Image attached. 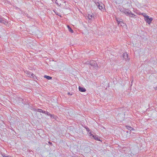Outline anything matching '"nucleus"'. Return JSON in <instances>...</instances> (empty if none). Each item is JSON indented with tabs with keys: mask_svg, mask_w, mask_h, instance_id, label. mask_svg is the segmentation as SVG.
<instances>
[{
	"mask_svg": "<svg viewBox=\"0 0 157 157\" xmlns=\"http://www.w3.org/2000/svg\"><path fill=\"white\" fill-rule=\"evenodd\" d=\"M58 0H56V3L57 4H58V3L56 2Z\"/></svg>",
	"mask_w": 157,
	"mask_h": 157,
	"instance_id": "31",
	"label": "nucleus"
},
{
	"mask_svg": "<svg viewBox=\"0 0 157 157\" xmlns=\"http://www.w3.org/2000/svg\"><path fill=\"white\" fill-rule=\"evenodd\" d=\"M0 23L6 25L8 23V22L5 18L0 15Z\"/></svg>",
	"mask_w": 157,
	"mask_h": 157,
	"instance_id": "1",
	"label": "nucleus"
},
{
	"mask_svg": "<svg viewBox=\"0 0 157 157\" xmlns=\"http://www.w3.org/2000/svg\"><path fill=\"white\" fill-rule=\"evenodd\" d=\"M46 112L47 111H45L43 110V112H42V113H45V114H46Z\"/></svg>",
	"mask_w": 157,
	"mask_h": 157,
	"instance_id": "28",
	"label": "nucleus"
},
{
	"mask_svg": "<svg viewBox=\"0 0 157 157\" xmlns=\"http://www.w3.org/2000/svg\"><path fill=\"white\" fill-rule=\"evenodd\" d=\"M92 137L94 138V139L98 140V141H100V139H99V138L98 136L97 135H95L94 136H92Z\"/></svg>",
	"mask_w": 157,
	"mask_h": 157,
	"instance_id": "8",
	"label": "nucleus"
},
{
	"mask_svg": "<svg viewBox=\"0 0 157 157\" xmlns=\"http://www.w3.org/2000/svg\"><path fill=\"white\" fill-rule=\"evenodd\" d=\"M19 100L21 101H22L23 100V99L21 98H19Z\"/></svg>",
	"mask_w": 157,
	"mask_h": 157,
	"instance_id": "27",
	"label": "nucleus"
},
{
	"mask_svg": "<svg viewBox=\"0 0 157 157\" xmlns=\"http://www.w3.org/2000/svg\"><path fill=\"white\" fill-rule=\"evenodd\" d=\"M86 131H87L88 132H89L90 131V129L88 128H86Z\"/></svg>",
	"mask_w": 157,
	"mask_h": 157,
	"instance_id": "25",
	"label": "nucleus"
},
{
	"mask_svg": "<svg viewBox=\"0 0 157 157\" xmlns=\"http://www.w3.org/2000/svg\"><path fill=\"white\" fill-rule=\"evenodd\" d=\"M122 56L124 59L126 61H128L129 60V59L128 58V54L127 52H125L123 54Z\"/></svg>",
	"mask_w": 157,
	"mask_h": 157,
	"instance_id": "4",
	"label": "nucleus"
},
{
	"mask_svg": "<svg viewBox=\"0 0 157 157\" xmlns=\"http://www.w3.org/2000/svg\"><path fill=\"white\" fill-rule=\"evenodd\" d=\"M45 114H47L48 116H50L51 114L48 112L47 111Z\"/></svg>",
	"mask_w": 157,
	"mask_h": 157,
	"instance_id": "21",
	"label": "nucleus"
},
{
	"mask_svg": "<svg viewBox=\"0 0 157 157\" xmlns=\"http://www.w3.org/2000/svg\"><path fill=\"white\" fill-rule=\"evenodd\" d=\"M130 17H133L134 18H136L137 17V16L131 13V16H130Z\"/></svg>",
	"mask_w": 157,
	"mask_h": 157,
	"instance_id": "16",
	"label": "nucleus"
},
{
	"mask_svg": "<svg viewBox=\"0 0 157 157\" xmlns=\"http://www.w3.org/2000/svg\"><path fill=\"white\" fill-rule=\"evenodd\" d=\"M144 20L147 23L150 24L151 23L153 19L152 18H149V17L147 16L145 17V18H144Z\"/></svg>",
	"mask_w": 157,
	"mask_h": 157,
	"instance_id": "3",
	"label": "nucleus"
},
{
	"mask_svg": "<svg viewBox=\"0 0 157 157\" xmlns=\"http://www.w3.org/2000/svg\"><path fill=\"white\" fill-rule=\"evenodd\" d=\"M67 27H68L69 31L70 32H71V33H73V31L72 29L71 28L69 25L67 26Z\"/></svg>",
	"mask_w": 157,
	"mask_h": 157,
	"instance_id": "13",
	"label": "nucleus"
},
{
	"mask_svg": "<svg viewBox=\"0 0 157 157\" xmlns=\"http://www.w3.org/2000/svg\"><path fill=\"white\" fill-rule=\"evenodd\" d=\"M50 116L52 118H55V116L54 115H53V114L52 115V114H51Z\"/></svg>",
	"mask_w": 157,
	"mask_h": 157,
	"instance_id": "19",
	"label": "nucleus"
},
{
	"mask_svg": "<svg viewBox=\"0 0 157 157\" xmlns=\"http://www.w3.org/2000/svg\"><path fill=\"white\" fill-rule=\"evenodd\" d=\"M55 13H56V15H58L59 16V13H56V12Z\"/></svg>",
	"mask_w": 157,
	"mask_h": 157,
	"instance_id": "30",
	"label": "nucleus"
},
{
	"mask_svg": "<svg viewBox=\"0 0 157 157\" xmlns=\"http://www.w3.org/2000/svg\"><path fill=\"white\" fill-rule=\"evenodd\" d=\"M138 14H139V15L142 14L143 16L144 17V18H145V17H146L147 16L146 15V14L144 13H138Z\"/></svg>",
	"mask_w": 157,
	"mask_h": 157,
	"instance_id": "12",
	"label": "nucleus"
},
{
	"mask_svg": "<svg viewBox=\"0 0 157 157\" xmlns=\"http://www.w3.org/2000/svg\"><path fill=\"white\" fill-rule=\"evenodd\" d=\"M155 90H157V87H156L155 88Z\"/></svg>",
	"mask_w": 157,
	"mask_h": 157,
	"instance_id": "33",
	"label": "nucleus"
},
{
	"mask_svg": "<svg viewBox=\"0 0 157 157\" xmlns=\"http://www.w3.org/2000/svg\"><path fill=\"white\" fill-rule=\"evenodd\" d=\"M36 111L37 112H40V113H42V112H43V110H42V109H37Z\"/></svg>",
	"mask_w": 157,
	"mask_h": 157,
	"instance_id": "17",
	"label": "nucleus"
},
{
	"mask_svg": "<svg viewBox=\"0 0 157 157\" xmlns=\"http://www.w3.org/2000/svg\"><path fill=\"white\" fill-rule=\"evenodd\" d=\"M94 17V15L92 13L91 14H88V17L89 19H91Z\"/></svg>",
	"mask_w": 157,
	"mask_h": 157,
	"instance_id": "10",
	"label": "nucleus"
},
{
	"mask_svg": "<svg viewBox=\"0 0 157 157\" xmlns=\"http://www.w3.org/2000/svg\"><path fill=\"white\" fill-rule=\"evenodd\" d=\"M96 4L97 6L99 7L100 4L98 2H97L96 3Z\"/></svg>",
	"mask_w": 157,
	"mask_h": 157,
	"instance_id": "20",
	"label": "nucleus"
},
{
	"mask_svg": "<svg viewBox=\"0 0 157 157\" xmlns=\"http://www.w3.org/2000/svg\"><path fill=\"white\" fill-rule=\"evenodd\" d=\"M94 135H93L91 133V132H90L89 133V136H92H92H94Z\"/></svg>",
	"mask_w": 157,
	"mask_h": 157,
	"instance_id": "24",
	"label": "nucleus"
},
{
	"mask_svg": "<svg viewBox=\"0 0 157 157\" xmlns=\"http://www.w3.org/2000/svg\"><path fill=\"white\" fill-rule=\"evenodd\" d=\"M126 127H127V128L128 129V130H130V131L133 129V128L132 127H131L130 126H126Z\"/></svg>",
	"mask_w": 157,
	"mask_h": 157,
	"instance_id": "18",
	"label": "nucleus"
},
{
	"mask_svg": "<svg viewBox=\"0 0 157 157\" xmlns=\"http://www.w3.org/2000/svg\"><path fill=\"white\" fill-rule=\"evenodd\" d=\"M91 60H90V61H87L85 63V64H89V65H90V64H91Z\"/></svg>",
	"mask_w": 157,
	"mask_h": 157,
	"instance_id": "15",
	"label": "nucleus"
},
{
	"mask_svg": "<svg viewBox=\"0 0 157 157\" xmlns=\"http://www.w3.org/2000/svg\"><path fill=\"white\" fill-rule=\"evenodd\" d=\"M104 6V5L103 4L101 3L98 7V8L100 10L102 11V10L103 9V7Z\"/></svg>",
	"mask_w": 157,
	"mask_h": 157,
	"instance_id": "9",
	"label": "nucleus"
},
{
	"mask_svg": "<svg viewBox=\"0 0 157 157\" xmlns=\"http://www.w3.org/2000/svg\"><path fill=\"white\" fill-rule=\"evenodd\" d=\"M30 74L31 75V77H32V78L34 77V76H35L34 74H33V73H31V74Z\"/></svg>",
	"mask_w": 157,
	"mask_h": 157,
	"instance_id": "22",
	"label": "nucleus"
},
{
	"mask_svg": "<svg viewBox=\"0 0 157 157\" xmlns=\"http://www.w3.org/2000/svg\"><path fill=\"white\" fill-rule=\"evenodd\" d=\"M67 94H68V95H72V94H71V93H70V92H68V93H67Z\"/></svg>",
	"mask_w": 157,
	"mask_h": 157,
	"instance_id": "29",
	"label": "nucleus"
},
{
	"mask_svg": "<svg viewBox=\"0 0 157 157\" xmlns=\"http://www.w3.org/2000/svg\"><path fill=\"white\" fill-rule=\"evenodd\" d=\"M136 46H134L133 48V50H135V51H136Z\"/></svg>",
	"mask_w": 157,
	"mask_h": 157,
	"instance_id": "23",
	"label": "nucleus"
},
{
	"mask_svg": "<svg viewBox=\"0 0 157 157\" xmlns=\"http://www.w3.org/2000/svg\"><path fill=\"white\" fill-rule=\"evenodd\" d=\"M2 155L3 157H9L8 155H6L4 153H2ZM9 157H11L10 156Z\"/></svg>",
	"mask_w": 157,
	"mask_h": 157,
	"instance_id": "14",
	"label": "nucleus"
},
{
	"mask_svg": "<svg viewBox=\"0 0 157 157\" xmlns=\"http://www.w3.org/2000/svg\"><path fill=\"white\" fill-rule=\"evenodd\" d=\"M78 89L79 91L80 92H85L86 90L85 88L81 87L80 86H79Z\"/></svg>",
	"mask_w": 157,
	"mask_h": 157,
	"instance_id": "7",
	"label": "nucleus"
},
{
	"mask_svg": "<svg viewBox=\"0 0 157 157\" xmlns=\"http://www.w3.org/2000/svg\"><path fill=\"white\" fill-rule=\"evenodd\" d=\"M44 77V78H46L48 80L51 79L52 78V77L46 75H45Z\"/></svg>",
	"mask_w": 157,
	"mask_h": 157,
	"instance_id": "11",
	"label": "nucleus"
},
{
	"mask_svg": "<svg viewBox=\"0 0 157 157\" xmlns=\"http://www.w3.org/2000/svg\"><path fill=\"white\" fill-rule=\"evenodd\" d=\"M118 25H120L121 26H124V23L122 21V20H117Z\"/></svg>",
	"mask_w": 157,
	"mask_h": 157,
	"instance_id": "6",
	"label": "nucleus"
},
{
	"mask_svg": "<svg viewBox=\"0 0 157 157\" xmlns=\"http://www.w3.org/2000/svg\"><path fill=\"white\" fill-rule=\"evenodd\" d=\"M90 65H91L92 67L95 68H97L98 67V64L95 61L91 60Z\"/></svg>",
	"mask_w": 157,
	"mask_h": 157,
	"instance_id": "2",
	"label": "nucleus"
},
{
	"mask_svg": "<svg viewBox=\"0 0 157 157\" xmlns=\"http://www.w3.org/2000/svg\"><path fill=\"white\" fill-rule=\"evenodd\" d=\"M123 12L127 16H131V12H129L128 9H125L124 10Z\"/></svg>",
	"mask_w": 157,
	"mask_h": 157,
	"instance_id": "5",
	"label": "nucleus"
},
{
	"mask_svg": "<svg viewBox=\"0 0 157 157\" xmlns=\"http://www.w3.org/2000/svg\"><path fill=\"white\" fill-rule=\"evenodd\" d=\"M31 74V73H30V72H29V73L28 74V76L29 77H31V74Z\"/></svg>",
	"mask_w": 157,
	"mask_h": 157,
	"instance_id": "26",
	"label": "nucleus"
},
{
	"mask_svg": "<svg viewBox=\"0 0 157 157\" xmlns=\"http://www.w3.org/2000/svg\"><path fill=\"white\" fill-rule=\"evenodd\" d=\"M49 144H52V143L51 142H49Z\"/></svg>",
	"mask_w": 157,
	"mask_h": 157,
	"instance_id": "32",
	"label": "nucleus"
}]
</instances>
